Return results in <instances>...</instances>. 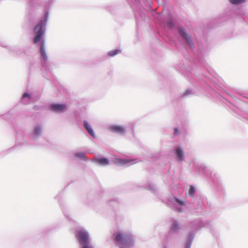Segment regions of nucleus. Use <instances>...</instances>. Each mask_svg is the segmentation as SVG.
Here are the masks:
<instances>
[{
  "mask_svg": "<svg viewBox=\"0 0 248 248\" xmlns=\"http://www.w3.org/2000/svg\"><path fill=\"white\" fill-rule=\"evenodd\" d=\"M115 240L127 247L132 246L133 244L132 236L128 234H122L120 232L116 233L115 235Z\"/></svg>",
  "mask_w": 248,
  "mask_h": 248,
  "instance_id": "nucleus-1",
  "label": "nucleus"
},
{
  "mask_svg": "<svg viewBox=\"0 0 248 248\" xmlns=\"http://www.w3.org/2000/svg\"><path fill=\"white\" fill-rule=\"evenodd\" d=\"M46 19L41 20L34 28V32L36 34L33 39L34 44L37 43L41 40L44 33L42 28L44 26L46 25Z\"/></svg>",
  "mask_w": 248,
  "mask_h": 248,
  "instance_id": "nucleus-2",
  "label": "nucleus"
},
{
  "mask_svg": "<svg viewBox=\"0 0 248 248\" xmlns=\"http://www.w3.org/2000/svg\"><path fill=\"white\" fill-rule=\"evenodd\" d=\"M77 238L79 240L82 245L89 244V238L88 233L84 230H80L78 232Z\"/></svg>",
  "mask_w": 248,
  "mask_h": 248,
  "instance_id": "nucleus-3",
  "label": "nucleus"
},
{
  "mask_svg": "<svg viewBox=\"0 0 248 248\" xmlns=\"http://www.w3.org/2000/svg\"><path fill=\"white\" fill-rule=\"evenodd\" d=\"M66 105L65 104H54L51 105L50 109L57 113H61L64 112L66 108Z\"/></svg>",
  "mask_w": 248,
  "mask_h": 248,
  "instance_id": "nucleus-4",
  "label": "nucleus"
},
{
  "mask_svg": "<svg viewBox=\"0 0 248 248\" xmlns=\"http://www.w3.org/2000/svg\"><path fill=\"white\" fill-rule=\"evenodd\" d=\"M179 31L180 33L181 34V35L184 37V38L185 39L186 41L187 42V43L190 46H193V42L190 39V37L188 35V34L186 33V30L185 28H181L179 30Z\"/></svg>",
  "mask_w": 248,
  "mask_h": 248,
  "instance_id": "nucleus-5",
  "label": "nucleus"
},
{
  "mask_svg": "<svg viewBox=\"0 0 248 248\" xmlns=\"http://www.w3.org/2000/svg\"><path fill=\"white\" fill-rule=\"evenodd\" d=\"M109 129L111 131L120 134H123L125 132L124 127L120 125H112L110 127Z\"/></svg>",
  "mask_w": 248,
  "mask_h": 248,
  "instance_id": "nucleus-6",
  "label": "nucleus"
},
{
  "mask_svg": "<svg viewBox=\"0 0 248 248\" xmlns=\"http://www.w3.org/2000/svg\"><path fill=\"white\" fill-rule=\"evenodd\" d=\"M84 127L88 132V133L92 136L94 137L95 136V134L93 132V130L92 129L91 126L88 124V123L86 122H84Z\"/></svg>",
  "mask_w": 248,
  "mask_h": 248,
  "instance_id": "nucleus-7",
  "label": "nucleus"
},
{
  "mask_svg": "<svg viewBox=\"0 0 248 248\" xmlns=\"http://www.w3.org/2000/svg\"><path fill=\"white\" fill-rule=\"evenodd\" d=\"M175 153L176 156L180 160H183L184 159V152L182 149L179 148H176L175 150Z\"/></svg>",
  "mask_w": 248,
  "mask_h": 248,
  "instance_id": "nucleus-8",
  "label": "nucleus"
},
{
  "mask_svg": "<svg viewBox=\"0 0 248 248\" xmlns=\"http://www.w3.org/2000/svg\"><path fill=\"white\" fill-rule=\"evenodd\" d=\"M96 162L102 166L107 165L109 164L108 160L105 158L96 159Z\"/></svg>",
  "mask_w": 248,
  "mask_h": 248,
  "instance_id": "nucleus-9",
  "label": "nucleus"
},
{
  "mask_svg": "<svg viewBox=\"0 0 248 248\" xmlns=\"http://www.w3.org/2000/svg\"><path fill=\"white\" fill-rule=\"evenodd\" d=\"M40 52L41 56L43 58V59L44 60H46L47 59V56L46 53L45 46H44V43H42L41 46H40Z\"/></svg>",
  "mask_w": 248,
  "mask_h": 248,
  "instance_id": "nucleus-10",
  "label": "nucleus"
},
{
  "mask_svg": "<svg viewBox=\"0 0 248 248\" xmlns=\"http://www.w3.org/2000/svg\"><path fill=\"white\" fill-rule=\"evenodd\" d=\"M121 52V50L119 49H115L113 50H111L108 52V55L110 57H113L115 55L120 53Z\"/></svg>",
  "mask_w": 248,
  "mask_h": 248,
  "instance_id": "nucleus-11",
  "label": "nucleus"
},
{
  "mask_svg": "<svg viewBox=\"0 0 248 248\" xmlns=\"http://www.w3.org/2000/svg\"><path fill=\"white\" fill-rule=\"evenodd\" d=\"M233 4H239L245 2V0H229Z\"/></svg>",
  "mask_w": 248,
  "mask_h": 248,
  "instance_id": "nucleus-12",
  "label": "nucleus"
},
{
  "mask_svg": "<svg viewBox=\"0 0 248 248\" xmlns=\"http://www.w3.org/2000/svg\"><path fill=\"white\" fill-rule=\"evenodd\" d=\"M179 229L178 224L176 222H174L173 226L171 227V230L172 231L176 232Z\"/></svg>",
  "mask_w": 248,
  "mask_h": 248,
  "instance_id": "nucleus-13",
  "label": "nucleus"
},
{
  "mask_svg": "<svg viewBox=\"0 0 248 248\" xmlns=\"http://www.w3.org/2000/svg\"><path fill=\"white\" fill-rule=\"evenodd\" d=\"M130 162V161L129 160H127V159H118V161H117V162L119 163V164H122V165H124V164H127V163H128Z\"/></svg>",
  "mask_w": 248,
  "mask_h": 248,
  "instance_id": "nucleus-14",
  "label": "nucleus"
},
{
  "mask_svg": "<svg viewBox=\"0 0 248 248\" xmlns=\"http://www.w3.org/2000/svg\"><path fill=\"white\" fill-rule=\"evenodd\" d=\"M194 193H195V188L193 186H191L190 187V188L189 189V191H188L189 195L190 196L193 197Z\"/></svg>",
  "mask_w": 248,
  "mask_h": 248,
  "instance_id": "nucleus-15",
  "label": "nucleus"
},
{
  "mask_svg": "<svg viewBox=\"0 0 248 248\" xmlns=\"http://www.w3.org/2000/svg\"><path fill=\"white\" fill-rule=\"evenodd\" d=\"M40 133H41V128L39 127H36L33 131V134L34 135H39Z\"/></svg>",
  "mask_w": 248,
  "mask_h": 248,
  "instance_id": "nucleus-16",
  "label": "nucleus"
},
{
  "mask_svg": "<svg viewBox=\"0 0 248 248\" xmlns=\"http://www.w3.org/2000/svg\"><path fill=\"white\" fill-rule=\"evenodd\" d=\"M76 155L77 157H81V158H83L84 157V154L83 153H77L76 154Z\"/></svg>",
  "mask_w": 248,
  "mask_h": 248,
  "instance_id": "nucleus-17",
  "label": "nucleus"
},
{
  "mask_svg": "<svg viewBox=\"0 0 248 248\" xmlns=\"http://www.w3.org/2000/svg\"><path fill=\"white\" fill-rule=\"evenodd\" d=\"M29 95H30L29 94H23V96H22V98L24 99V98H25L26 97H28L30 96Z\"/></svg>",
  "mask_w": 248,
  "mask_h": 248,
  "instance_id": "nucleus-18",
  "label": "nucleus"
},
{
  "mask_svg": "<svg viewBox=\"0 0 248 248\" xmlns=\"http://www.w3.org/2000/svg\"><path fill=\"white\" fill-rule=\"evenodd\" d=\"M83 245V248H91V247L89 245V244H85V245Z\"/></svg>",
  "mask_w": 248,
  "mask_h": 248,
  "instance_id": "nucleus-19",
  "label": "nucleus"
},
{
  "mask_svg": "<svg viewBox=\"0 0 248 248\" xmlns=\"http://www.w3.org/2000/svg\"><path fill=\"white\" fill-rule=\"evenodd\" d=\"M176 201H177V202L178 203H179V204H181V205H183V204H184L183 202L182 201H180V200H178V199H176Z\"/></svg>",
  "mask_w": 248,
  "mask_h": 248,
  "instance_id": "nucleus-20",
  "label": "nucleus"
},
{
  "mask_svg": "<svg viewBox=\"0 0 248 248\" xmlns=\"http://www.w3.org/2000/svg\"><path fill=\"white\" fill-rule=\"evenodd\" d=\"M178 132H179V130H178V128H175L174 129V134H175V135H176V134H177L178 133Z\"/></svg>",
  "mask_w": 248,
  "mask_h": 248,
  "instance_id": "nucleus-21",
  "label": "nucleus"
},
{
  "mask_svg": "<svg viewBox=\"0 0 248 248\" xmlns=\"http://www.w3.org/2000/svg\"><path fill=\"white\" fill-rule=\"evenodd\" d=\"M190 91L187 90V91H186L185 93H190Z\"/></svg>",
  "mask_w": 248,
  "mask_h": 248,
  "instance_id": "nucleus-22",
  "label": "nucleus"
}]
</instances>
